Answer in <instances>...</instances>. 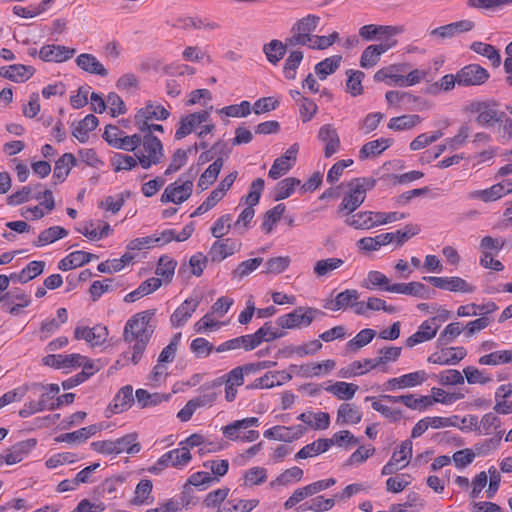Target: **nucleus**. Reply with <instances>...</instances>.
I'll list each match as a JSON object with an SVG mask.
<instances>
[{
	"label": "nucleus",
	"mask_w": 512,
	"mask_h": 512,
	"mask_svg": "<svg viewBox=\"0 0 512 512\" xmlns=\"http://www.w3.org/2000/svg\"><path fill=\"white\" fill-rule=\"evenodd\" d=\"M108 337V329L103 325H95L94 327L77 326L74 330V338L77 340H85L91 347L101 346Z\"/></svg>",
	"instance_id": "obj_11"
},
{
	"label": "nucleus",
	"mask_w": 512,
	"mask_h": 512,
	"mask_svg": "<svg viewBox=\"0 0 512 512\" xmlns=\"http://www.w3.org/2000/svg\"><path fill=\"white\" fill-rule=\"evenodd\" d=\"M475 23L471 20H460L450 24L437 27L430 31V36L438 39H450L454 36L473 30Z\"/></svg>",
	"instance_id": "obj_14"
},
{
	"label": "nucleus",
	"mask_w": 512,
	"mask_h": 512,
	"mask_svg": "<svg viewBox=\"0 0 512 512\" xmlns=\"http://www.w3.org/2000/svg\"><path fill=\"white\" fill-rule=\"evenodd\" d=\"M76 164V158L72 153H64L56 162L53 172V182L55 185L62 183L73 166Z\"/></svg>",
	"instance_id": "obj_37"
},
{
	"label": "nucleus",
	"mask_w": 512,
	"mask_h": 512,
	"mask_svg": "<svg viewBox=\"0 0 512 512\" xmlns=\"http://www.w3.org/2000/svg\"><path fill=\"white\" fill-rule=\"evenodd\" d=\"M209 118L208 111H199L195 113H191L181 118L179 122V127L175 132V138L180 140L187 135L191 134L194 129L203 122H206Z\"/></svg>",
	"instance_id": "obj_20"
},
{
	"label": "nucleus",
	"mask_w": 512,
	"mask_h": 512,
	"mask_svg": "<svg viewBox=\"0 0 512 512\" xmlns=\"http://www.w3.org/2000/svg\"><path fill=\"white\" fill-rule=\"evenodd\" d=\"M392 144V140L388 138H380L367 142L362 146L359 151V158L365 160L380 155L383 151L389 148Z\"/></svg>",
	"instance_id": "obj_41"
},
{
	"label": "nucleus",
	"mask_w": 512,
	"mask_h": 512,
	"mask_svg": "<svg viewBox=\"0 0 512 512\" xmlns=\"http://www.w3.org/2000/svg\"><path fill=\"white\" fill-rule=\"evenodd\" d=\"M255 348H257V347L254 343L252 334H248V335L238 336L236 338L229 339V340L221 343L220 345H218L215 348V351L218 353L234 351V350H238V349H244L245 351H251Z\"/></svg>",
	"instance_id": "obj_36"
},
{
	"label": "nucleus",
	"mask_w": 512,
	"mask_h": 512,
	"mask_svg": "<svg viewBox=\"0 0 512 512\" xmlns=\"http://www.w3.org/2000/svg\"><path fill=\"white\" fill-rule=\"evenodd\" d=\"M135 157L143 169L160 164L164 158L161 141L151 133L141 135V143L135 152Z\"/></svg>",
	"instance_id": "obj_4"
},
{
	"label": "nucleus",
	"mask_w": 512,
	"mask_h": 512,
	"mask_svg": "<svg viewBox=\"0 0 512 512\" xmlns=\"http://www.w3.org/2000/svg\"><path fill=\"white\" fill-rule=\"evenodd\" d=\"M477 433L478 435H490L502 431L500 418L492 412L486 413L482 416L481 420H478Z\"/></svg>",
	"instance_id": "obj_47"
},
{
	"label": "nucleus",
	"mask_w": 512,
	"mask_h": 512,
	"mask_svg": "<svg viewBox=\"0 0 512 512\" xmlns=\"http://www.w3.org/2000/svg\"><path fill=\"white\" fill-rule=\"evenodd\" d=\"M376 185L374 178H354L348 183L349 192L343 197L337 212L345 215L352 214L365 201L367 191Z\"/></svg>",
	"instance_id": "obj_2"
},
{
	"label": "nucleus",
	"mask_w": 512,
	"mask_h": 512,
	"mask_svg": "<svg viewBox=\"0 0 512 512\" xmlns=\"http://www.w3.org/2000/svg\"><path fill=\"white\" fill-rule=\"evenodd\" d=\"M77 66L87 73L105 77L108 75L107 69L103 64L92 54L82 53L77 56L75 60Z\"/></svg>",
	"instance_id": "obj_33"
},
{
	"label": "nucleus",
	"mask_w": 512,
	"mask_h": 512,
	"mask_svg": "<svg viewBox=\"0 0 512 512\" xmlns=\"http://www.w3.org/2000/svg\"><path fill=\"white\" fill-rule=\"evenodd\" d=\"M170 116L169 110L163 105L148 101L145 106L139 109L134 117L135 126L139 131H148V122L151 120L163 121Z\"/></svg>",
	"instance_id": "obj_7"
},
{
	"label": "nucleus",
	"mask_w": 512,
	"mask_h": 512,
	"mask_svg": "<svg viewBox=\"0 0 512 512\" xmlns=\"http://www.w3.org/2000/svg\"><path fill=\"white\" fill-rule=\"evenodd\" d=\"M361 286L368 290L379 288L386 291L387 287L392 286L390 280L380 271H369L367 277L361 282Z\"/></svg>",
	"instance_id": "obj_51"
},
{
	"label": "nucleus",
	"mask_w": 512,
	"mask_h": 512,
	"mask_svg": "<svg viewBox=\"0 0 512 512\" xmlns=\"http://www.w3.org/2000/svg\"><path fill=\"white\" fill-rule=\"evenodd\" d=\"M348 79L346 81V89L347 92L351 94V96L356 97L363 93L362 81L365 77V74L359 70H349L347 72Z\"/></svg>",
	"instance_id": "obj_63"
},
{
	"label": "nucleus",
	"mask_w": 512,
	"mask_h": 512,
	"mask_svg": "<svg viewBox=\"0 0 512 512\" xmlns=\"http://www.w3.org/2000/svg\"><path fill=\"white\" fill-rule=\"evenodd\" d=\"M306 432V428L302 425H294L291 427L274 426L264 432V437L283 442H292L299 439Z\"/></svg>",
	"instance_id": "obj_16"
},
{
	"label": "nucleus",
	"mask_w": 512,
	"mask_h": 512,
	"mask_svg": "<svg viewBox=\"0 0 512 512\" xmlns=\"http://www.w3.org/2000/svg\"><path fill=\"white\" fill-rule=\"evenodd\" d=\"M134 403L133 387L131 385L123 386L115 395L108 409L113 414H119L128 410Z\"/></svg>",
	"instance_id": "obj_29"
},
{
	"label": "nucleus",
	"mask_w": 512,
	"mask_h": 512,
	"mask_svg": "<svg viewBox=\"0 0 512 512\" xmlns=\"http://www.w3.org/2000/svg\"><path fill=\"white\" fill-rule=\"evenodd\" d=\"M198 170L190 167L175 182L169 184L161 195L162 203L181 204L188 200L193 192V180Z\"/></svg>",
	"instance_id": "obj_3"
},
{
	"label": "nucleus",
	"mask_w": 512,
	"mask_h": 512,
	"mask_svg": "<svg viewBox=\"0 0 512 512\" xmlns=\"http://www.w3.org/2000/svg\"><path fill=\"white\" fill-rule=\"evenodd\" d=\"M304 58L303 52L300 50L290 51L283 66V74L286 79L293 80L296 77L297 69Z\"/></svg>",
	"instance_id": "obj_54"
},
{
	"label": "nucleus",
	"mask_w": 512,
	"mask_h": 512,
	"mask_svg": "<svg viewBox=\"0 0 512 512\" xmlns=\"http://www.w3.org/2000/svg\"><path fill=\"white\" fill-rule=\"evenodd\" d=\"M320 23V17L309 14L297 20L291 27L290 36L287 37V44L290 46H306L309 47Z\"/></svg>",
	"instance_id": "obj_6"
},
{
	"label": "nucleus",
	"mask_w": 512,
	"mask_h": 512,
	"mask_svg": "<svg viewBox=\"0 0 512 512\" xmlns=\"http://www.w3.org/2000/svg\"><path fill=\"white\" fill-rule=\"evenodd\" d=\"M323 315L324 312L320 309L300 306L287 314L279 316L276 319V324L282 329H301L309 327L316 318Z\"/></svg>",
	"instance_id": "obj_5"
},
{
	"label": "nucleus",
	"mask_w": 512,
	"mask_h": 512,
	"mask_svg": "<svg viewBox=\"0 0 512 512\" xmlns=\"http://www.w3.org/2000/svg\"><path fill=\"white\" fill-rule=\"evenodd\" d=\"M433 321L434 319H428L422 322L418 331L406 339V346L412 348L417 344L433 339L438 332V326H434Z\"/></svg>",
	"instance_id": "obj_31"
},
{
	"label": "nucleus",
	"mask_w": 512,
	"mask_h": 512,
	"mask_svg": "<svg viewBox=\"0 0 512 512\" xmlns=\"http://www.w3.org/2000/svg\"><path fill=\"white\" fill-rule=\"evenodd\" d=\"M155 314L156 309H148L136 313L128 319L122 337L123 341L129 344V347L122 352L120 358L116 361L117 365H137L141 361L156 330Z\"/></svg>",
	"instance_id": "obj_1"
},
{
	"label": "nucleus",
	"mask_w": 512,
	"mask_h": 512,
	"mask_svg": "<svg viewBox=\"0 0 512 512\" xmlns=\"http://www.w3.org/2000/svg\"><path fill=\"white\" fill-rule=\"evenodd\" d=\"M344 264L341 258H327L318 260L313 268V272L317 277L328 276L332 271L339 269Z\"/></svg>",
	"instance_id": "obj_58"
},
{
	"label": "nucleus",
	"mask_w": 512,
	"mask_h": 512,
	"mask_svg": "<svg viewBox=\"0 0 512 512\" xmlns=\"http://www.w3.org/2000/svg\"><path fill=\"white\" fill-rule=\"evenodd\" d=\"M334 505H335L334 498L325 499L323 496H317V497L311 499L310 501L301 504L298 507V510L302 511V512H305V511L323 512V511H328V510L332 509V507Z\"/></svg>",
	"instance_id": "obj_55"
},
{
	"label": "nucleus",
	"mask_w": 512,
	"mask_h": 512,
	"mask_svg": "<svg viewBox=\"0 0 512 512\" xmlns=\"http://www.w3.org/2000/svg\"><path fill=\"white\" fill-rule=\"evenodd\" d=\"M324 389L327 392L333 394L339 400L348 401V400H351L355 396V394L358 390V385L353 384V383L338 381L332 385L325 387Z\"/></svg>",
	"instance_id": "obj_44"
},
{
	"label": "nucleus",
	"mask_w": 512,
	"mask_h": 512,
	"mask_svg": "<svg viewBox=\"0 0 512 512\" xmlns=\"http://www.w3.org/2000/svg\"><path fill=\"white\" fill-rule=\"evenodd\" d=\"M101 429V426L93 424L87 427H83L77 431L61 434L56 438L57 442H67L72 443L75 441H84L88 439L89 437L95 435L99 430Z\"/></svg>",
	"instance_id": "obj_46"
},
{
	"label": "nucleus",
	"mask_w": 512,
	"mask_h": 512,
	"mask_svg": "<svg viewBox=\"0 0 512 512\" xmlns=\"http://www.w3.org/2000/svg\"><path fill=\"white\" fill-rule=\"evenodd\" d=\"M98 123V118L93 114H89L77 123L72 130V134L78 141L84 143L89 138V132L96 129Z\"/></svg>",
	"instance_id": "obj_42"
},
{
	"label": "nucleus",
	"mask_w": 512,
	"mask_h": 512,
	"mask_svg": "<svg viewBox=\"0 0 512 512\" xmlns=\"http://www.w3.org/2000/svg\"><path fill=\"white\" fill-rule=\"evenodd\" d=\"M341 60L342 57L340 55L325 58L315 65L316 75L321 80L326 79L328 75L333 74L339 68Z\"/></svg>",
	"instance_id": "obj_53"
},
{
	"label": "nucleus",
	"mask_w": 512,
	"mask_h": 512,
	"mask_svg": "<svg viewBox=\"0 0 512 512\" xmlns=\"http://www.w3.org/2000/svg\"><path fill=\"white\" fill-rule=\"evenodd\" d=\"M466 356L463 347H449L428 357V362L439 365L456 364Z\"/></svg>",
	"instance_id": "obj_26"
},
{
	"label": "nucleus",
	"mask_w": 512,
	"mask_h": 512,
	"mask_svg": "<svg viewBox=\"0 0 512 512\" xmlns=\"http://www.w3.org/2000/svg\"><path fill=\"white\" fill-rule=\"evenodd\" d=\"M387 292L410 295L422 299L431 298L430 289L420 282L395 283L386 288Z\"/></svg>",
	"instance_id": "obj_24"
},
{
	"label": "nucleus",
	"mask_w": 512,
	"mask_h": 512,
	"mask_svg": "<svg viewBox=\"0 0 512 512\" xmlns=\"http://www.w3.org/2000/svg\"><path fill=\"white\" fill-rule=\"evenodd\" d=\"M347 218L345 223L358 230H370L372 229L371 219H370V211H361L355 214L346 215Z\"/></svg>",
	"instance_id": "obj_60"
},
{
	"label": "nucleus",
	"mask_w": 512,
	"mask_h": 512,
	"mask_svg": "<svg viewBox=\"0 0 512 512\" xmlns=\"http://www.w3.org/2000/svg\"><path fill=\"white\" fill-rule=\"evenodd\" d=\"M85 360V356L80 354H69V355H55L49 354L43 357L42 362L44 365L53 367L56 369L80 367Z\"/></svg>",
	"instance_id": "obj_23"
},
{
	"label": "nucleus",
	"mask_w": 512,
	"mask_h": 512,
	"mask_svg": "<svg viewBox=\"0 0 512 512\" xmlns=\"http://www.w3.org/2000/svg\"><path fill=\"white\" fill-rule=\"evenodd\" d=\"M359 299V292L355 289H346L338 293L334 299L328 300L324 308L331 311L346 310L352 308L354 301Z\"/></svg>",
	"instance_id": "obj_28"
},
{
	"label": "nucleus",
	"mask_w": 512,
	"mask_h": 512,
	"mask_svg": "<svg viewBox=\"0 0 512 512\" xmlns=\"http://www.w3.org/2000/svg\"><path fill=\"white\" fill-rule=\"evenodd\" d=\"M422 118L417 114H408L393 117L388 123V128L394 131L409 130L420 124Z\"/></svg>",
	"instance_id": "obj_48"
},
{
	"label": "nucleus",
	"mask_w": 512,
	"mask_h": 512,
	"mask_svg": "<svg viewBox=\"0 0 512 512\" xmlns=\"http://www.w3.org/2000/svg\"><path fill=\"white\" fill-rule=\"evenodd\" d=\"M259 504V500H228L220 512H250Z\"/></svg>",
	"instance_id": "obj_64"
},
{
	"label": "nucleus",
	"mask_w": 512,
	"mask_h": 512,
	"mask_svg": "<svg viewBox=\"0 0 512 512\" xmlns=\"http://www.w3.org/2000/svg\"><path fill=\"white\" fill-rule=\"evenodd\" d=\"M291 379L292 376L286 371H270L267 372L264 376L255 379L254 382L248 386V388H273L275 386H281L284 383L290 381Z\"/></svg>",
	"instance_id": "obj_27"
},
{
	"label": "nucleus",
	"mask_w": 512,
	"mask_h": 512,
	"mask_svg": "<svg viewBox=\"0 0 512 512\" xmlns=\"http://www.w3.org/2000/svg\"><path fill=\"white\" fill-rule=\"evenodd\" d=\"M35 73V68L23 64H13L9 66V80L22 83L29 80Z\"/></svg>",
	"instance_id": "obj_61"
},
{
	"label": "nucleus",
	"mask_w": 512,
	"mask_h": 512,
	"mask_svg": "<svg viewBox=\"0 0 512 512\" xmlns=\"http://www.w3.org/2000/svg\"><path fill=\"white\" fill-rule=\"evenodd\" d=\"M459 86H478L484 84L490 77L489 72L478 64H469L458 72Z\"/></svg>",
	"instance_id": "obj_9"
},
{
	"label": "nucleus",
	"mask_w": 512,
	"mask_h": 512,
	"mask_svg": "<svg viewBox=\"0 0 512 512\" xmlns=\"http://www.w3.org/2000/svg\"><path fill=\"white\" fill-rule=\"evenodd\" d=\"M428 378L425 371L419 370L402 375L397 378H391L385 383L386 390H397L407 387H415L424 383Z\"/></svg>",
	"instance_id": "obj_19"
},
{
	"label": "nucleus",
	"mask_w": 512,
	"mask_h": 512,
	"mask_svg": "<svg viewBox=\"0 0 512 512\" xmlns=\"http://www.w3.org/2000/svg\"><path fill=\"white\" fill-rule=\"evenodd\" d=\"M318 139L325 144L324 156L330 158L340 149V138L337 130L331 124L323 125L318 132Z\"/></svg>",
	"instance_id": "obj_21"
},
{
	"label": "nucleus",
	"mask_w": 512,
	"mask_h": 512,
	"mask_svg": "<svg viewBox=\"0 0 512 512\" xmlns=\"http://www.w3.org/2000/svg\"><path fill=\"white\" fill-rule=\"evenodd\" d=\"M288 47L291 46L290 44H287V38L284 42L281 40L273 39L263 46V52L266 55L269 63L272 65H277L285 56Z\"/></svg>",
	"instance_id": "obj_38"
},
{
	"label": "nucleus",
	"mask_w": 512,
	"mask_h": 512,
	"mask_svg": "<svg viewBox=\"0 0 512 512\" xmlns=\"http://www.w3.org/2000/svg\"><path fill=\"white\" fill-rule=\"evenodd\" d=\"M300 183L301 181L295 177H287L278 182L275 187V200L279 201L290 197Z\"/></svg>",
	"instance_id": "obj_57"
},
{
	"label": "nucleus",
	"mask_w": 512,
	"mask_h": 512,
	"mask_svg": "<svg viewBox=\"0 0 512 512\" xmlns=\"http://www.w3.org/2000/svg\"><path fill=\"white\" fill-rule=\"evenodd\" d=\"M283 336H285V332L273 327L271 322H266L252 334L256 347H258L262 342H270Z\"/></svg>",
	"instance_id": "obj_45"
},
{
	"label": "nucleus",
	"mask_w": 512,
	"mask_h": 512,
	"mask_svg": "<svg viewBox=\"0 0 512 512\" xmlns=\"http://www.w3.org/2000/svg\"><path fill=\"white\" fill-rule=\"evenodd\" d=\"M496 103L489 102H475L471 104V111L478 113L476 122L482 126L491 125L493 122H498L500 116L504 115V112H500L495 109Z\"/></svg>",
	"instance_id": "obj_17"
},
{
	"label": "nucleus",
	"mask_w": 512,
	"mask_h": 512,
	"mask_svg": "<svg viewBox=\"0 0 512 512\" xmlns=\"http://www.w3.org/2000/svg\"><path fill=\"white\" fill-rule=\"evenodd\" d=\"M470 49L479 55L487 57L494 67H498L501 63V56L498 50L491 44L475 41L470 45Z\"/></svg>",
	"instance_id": "obj_52"
},
{
	"label": "nucleus",
	"mask_w": 512,
	"mask_h": 512,
	"mask_svg": "<svg viewBox=\"0 0 512 512\" xmlns=\"http://www.w3.org/2000/svg\"><path fill=\"white\" fill-rule=\"evenodd\" d=\"M336 367V362L332 359L324 360L322 362H311L303 364L299 368V372L303 377L312 378L328 374Z\"/></svg>",
	"instance_id": "obj_35"
},
{
	"label": "nucleus",
	"mask_w": 512,
	"mask_h": 512,
	"mask_svg": "<svg viewBox=\"0 0 512 512\" xmlns=\"http://www.w3.org/2000/svg\"><path fill=\"white\" fill-rule=\"evenodd\" d=\"M115 454L126 452L128 454H136L140 451V443L137 442L135 433L126 434L125 436L114 440Z\"/></svg>",
	"instance_id": "obj_49"
},
{
	"label": "nucleus",
	"mask_w": 512,
	"mask_h": 512,
	"mask_svg": "<svg viewBox=\"0 0 512 512\" xmlns=\"http://www.w3.org/2000/svg\"><path fill=\"white\" fill-rule=\"evenodd\" d=\"M259 419L257 417H248L241 420H236L224 427H222L223 435L232 440H240V430L247 429L249 427L258 426Z\"/></svg>",
	"instance_id": "obj_39"
},
{
	"label": "nucleus",
	"mask_w": 512,
	"mask_h": 512,
	"mask_svg": "<svg viewBox=\"0 0 512 512\" xmlns=\"http://www.w3.org/2000/svg\"><path fill=\"white\" fill-rule=\"evenodd\" d=\"M68 231L60 226H52L48 229L43 230L36 241H34V245L36 247H41L47 244L54 243L55 241L64 238L67 236Z\"/></svg>",
	"instance_id": "obj_50"
},
{
	"label": "nucleus",
	"mask_w": 512,
	"mask_h": 512,
	"mask_svg": "<svg viewBox=\"0 0 512 512\" xmlns=\"http://www.w3.org/2000/svg\"><path fill=\"white\" fill-rule=\"evenodd\" d=\"M466 4L471 9L494 12L512 4V0H467Z\"/></svg>",
	"instance_id": "obj_59"
},
{
	"label": "nucleus",
	"mask_w": 512,
	"mask_h": 512,
	"mask_svg": "<svg viewBox=\"0 0 512 512\" xmlns=\"http://www.w3.org/2000/svg\"><path fill=\"white\" fill-rule=\"evenodd\" d=\"M286 206L284 204H278L272 209L268 210L262 222V229L266 234H269L274 225L281 219L284 214Z\"/></svg>",
	"instance_id": "obj_62"
},
{
	"label": "nucleus",
	"mask_w": 512,
	"mask_h": 512,
	"mask_svg": "<svg viewBox=\"0 0 512 512\" xmlns=\"http://www.w3.org/2000/svg\"><path fill=\"white\" fill-rule=\"evenodd\" d=\"M97 258L95 254L85 251H74L59 261L58 268L62 271H68L83 266L92 259Z\"/></svg>",
	"instance_id": "obj_34"
},
{
	"label": "nucleus",
	"mask_w": 512,
	"mask_h": 512,
	"mask_svg": "<svg viewBox=\"0 0 512 512\" xmlns=\"http://www.w3.org/2000/svg\"><path fill=\"white\" fill-rule=\"evenodd\" d=\"M240 247V243L230 238L217 240L211 245L208 251V256L212 262H221L225 258L239 251Z\"/></svg>",
	"instance_id": "obj_18"
},
{
	"label": "nucleus",
	"mask_w": 512,
	"mask_h": 512,
	"mask_svg": "<svg viewBox=\"0 0 512 512\" xmlns=\"http://www.w3.org/2000/svg\"><path fill=\"white\" fill-rule=\"evenodd\" d=\"M222 167L223 159L219 157L200 175L197 184L198 188H200L201 191H204L212 185L216 181Z\"/></svg>",
	"instance_id": "obj_43"
},
{
	"label": "nucleus",
	"mask_w": 512,
	"mask_h": 512,
	"mask_svg": "<svg viewBox=\"0 0 512 512\" xmlns=\"http://www.w3.org/2000/svg\"><path fill=\"white\" fill-rule=\"evenodd\" d=\"M395 240V234L391 232L382 233L375 237H363L357 241V247L364 252L379 250L382 246L388 245Z\"/></svg>",
	"instance_id": "obj_32"
},
{
	"label": "nucleus",
	"mask_w": 512,
	"mask_h": 512,
	"mask_svg": "<svg viewBox=\"0 0 512 512\" xmlns=\"http://www.w3.org/2000/svg\"><path fill=\"white\" fill-rule=\"evenodd\" d=\"M362 419V412L354 404L342 403L337 410L338 424H358Z\"/></svg>",
	"instance_id": "obj_40"
},
{
	"label": "nucleus",
	"mask_w": 512,
	"mask_h": 512,
	"mask_svg": "<svg viewBox=\"0 0 512 512\" xmlns=\"http://www.w3.org/2000/svg\"><path fill=\"white\" fill-rule=\"evenodd\" d=\"M380 399L389 403H403L406 407L419 411L432 405L431 396H420L419 398H415L412 394L400 396L384 394L380 396Z\"/></svg>",
	"instance_id": "obj_22"
},
{
	"label": "nucleus",
	"mask_w": 512,
	"mask_h": 512,
	"mask_svg": "<svg viewBox=\"0 0 512 512\" xmlns=\"http://www.w3.org/2000/svg\"><path fill=\"white\" fill-rule=\"evenodd\" d=\"M391 46L387 43L367 46L361 54L360 66L365 69L374 67L380 61L381 55L388 51Z\"/></svg>",
	"instance_id": "obj_30"
},
{
	"label": "nucleus",
	"mask_w": 512,
	"mask_h": 512,
	"mask_svg": "<svg viewBox=\"0 0 512 512\" xmlns=\"http://www.w3.org/2000/svg\"><path fill=\"white\" fill-rule=\"evenodd\" d=\"M200 301L198 298L190 297L186 299L170 316L172 327H182L191 318L196 311Z\"/></svg>",
	"instance_id": "obj_25"
},
{
	"label": "nucleus",
	"mask_w": 512,
	"mask_h": 512,
	"mask_svg": "<svg viewBox=\"0 0 512 512\" xmlns=\"http://www.w3.org/2000/svg\"><path fill=\"white\" fill-rule=\"evenodd\" d=\"M424 280L430 282L434 287L451 291V292H462L472 293L475 291V286L468 283L466 280L460 277H436L426 276Z\"/></svg>",
	"instance_id": "obj_10"
},
{
	"label": "nucleus",
	"mask_w": 512,
	"mask_h": 512,
	"mask_svg": "<svg viewBox=\"0 0 512 512\" xmlns=\"http://www.w3.org/2000/svg\"><path fill=\"white\" fill-rule=\"evenodd\" d=\"M403 25H376L367 24L359 28V36L365 41L379 40L381 38H390L404 33Z\"/></svg>",
	"instance_id": "obj_8"
},
{
	"label": "nucleus",
	"mask_w": 512,
	"mask_h": 512,
	"mask_svg": "<svg viewBox=\"0 0 512 512\" xmlns=\"http://www.w3.org/2000/svg\"><path fill=\"white\" fill-rule=\"evenodd\" d=\"M503 187L499 186L498 183L491 187L483 190H474L468 194L470 199H480L483 202H493L504 197Z\"/></svg>",
	"instance_id": "obj_56"
},
{
	"label": "nucleus",
	"mask_w": 512,
	"mask_h": 512,
	"mask_svg": "<svg viewBox=\"0 0 512 512\" xmlns=\"http://www.w3.org/2000/svg\"><path fill=\"white\" fill-rule=\"evenodd\" d=\"M35 446V439H28L14 444L5 453L0 454V465L3 463L13 465L21 462Z\"/></svg>",
	"instance_id": "obj_13"
},
{
	"label": "nucleus",
	"mask_w": 512,
	"mask_h": 512,
	"mask_svg": "<svg viewBox=\"0 0 512 512\" xmlns=\"http://www.w3.org/2000/svg\"><path fill=\"white\" fill-rule=\"evenodd\" d=\"M75 53L76 49L74 48L62 45L48 44L40 48L39 57L45 62L61 63L72 58Z\"/></svg>",
	"instance_id": "obj_15"
},
{
	"label": "nucleus",
	"mask_w": 512,
	"mask_h": 512,
	"mask_svg": "<svg viewBox=\"0 0 512 512\" xmlns=\"http://www.w3.org/2000/svg\"><path fill=\"white\" fill-rule=\"evenodd\" d=\"M223 378H217L211 382L205 383L200 387V393L192 398L197 408L211 407L221 393Z\"/></svg>",
	"instance_id": "obj_12"
}]
</instances>
